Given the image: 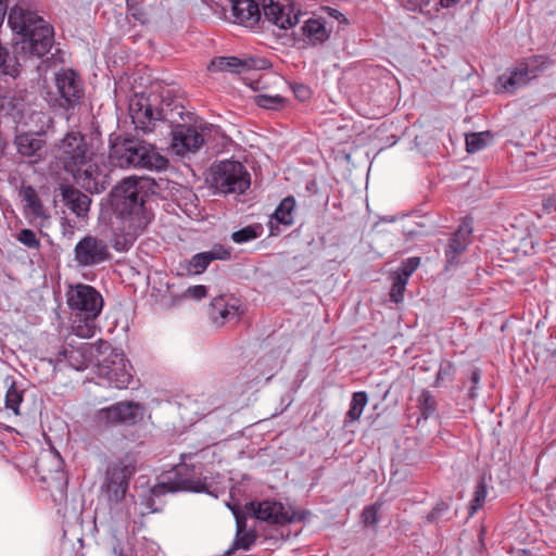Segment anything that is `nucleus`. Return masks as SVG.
<instances>
[{"mask_svg":"<svg viewBox=\"0 0 556 556\" xmlns=\"http://www.w3.org/2000/svg\"><path fill=\"white\" fill-rule=\"evenodd\" d=\"M55 159L76 184L90 193H101L111 184V169L105 156L96 153L79 131L65 135L58 146Z\"/></svg>","mask_w":556,"mask_h":556,"instance_id":"obj_1","label":"nucleus"},{"mask_svg":"<svg viewBox=\"0 0 556 556\" xmlns=\"http://www.w3.org/2000/svg\"><path fill=\"white\" fill-rule=\"evenodd\" d=\"M149 189V179L129 177L112 190V205L118 219L114 231L116 251H128L151 222V215L144 205Z\"/></svg>","mask_w":556,"mask_h":556,"instance_id":"obj_2","label":"nucleus"},{"mask_svg":"<svg viewBox=\"0 0 556 556\" xmlns=\"http://www.w3.org/2000/svg\"><path fill=\"white\" fill-rule=\"evenodd\" d=\"M66 302L71 309V326L79 338H91L96 333V320L103 308V298L96 288L78 283L68 289Z\"/></svg>","mask_w":556,"mask_h":556,"instance_id":"obj_3","label":"nucleus"},{"mask_svg":"<svg viewBox=\"0 0 556 556\" xmlns=\"http://www.w3.org/2000/svg\"><path fill=\"white\" fill-rule=\"evenodd\" d=\"M109 159L112 165L121 168H147L162 170L168 166V160L155 148L136 138H125L111 146Z\"/></svg>","mask_w":556,"mask_h":556,"instance_id":"obj_4","label":"nucleus"},{"mask_svg":"<svg viewBox=\"0 0 556 556\" xmlns=\"http://www.w3.org/2000/svg\"><path fill=\"white\" fill-rule=\"evenodd\" d=\"M192 454H181L182 462L174 468V479L168 477L167 481L156 483L151 493L154 496H162L166 493L178 491L202 492L207 488L206 477L202 475L201 466L186 464L191 459Z\"/></svg>","mask_w":556,"mask_h":556,"instance_id":"obj_5","label":"nucleus"},{"mask_svg":"<svg viewBox=\"0 0 556 556\" xmlns=\"http://www.w3.org/2000/svg\"><path fill=\"white\" fill-rule=\"evenodd\" d=\"M136 470L137 460L131 454H125L110 462L102 489L111 503H119L125 498L129 480Z\"/></svg>","mask_w":556,"mask_h":556,"instance_id":"obj_6","label":"nucleus"},{"mask_svg":"<svg viewBox=\"0 0 556 556\" xmlns=\"http://www.w3.org/2000/svg\"><path fill=\"white\" fill-rule=\"evenodd\" d=\"M97 376L99 384L126 389L132 379L131 365L122 351L110 345L109 352L100 358Z\"/></svg>","mask_w":556,"mask_h":556,"instance_id":"obj_7","label":"nucleus"},{"mask_svg":"<svg viewBox=\"0 0 556 556\" xmlns=\"http://www.w3.org/2000/svg\"><path fill=\"white\" fill-rule=\"evenodd\" d=\"M216 188L223 193H243L250 187V174L242 163L233 160L219 162L213 173Z\"/></svg>","mask_w":556,"mask_h":556,"instance_id":"obj_8","label":"nucleus"},{"mask_svg":"<svg viewBox=\"0 0 556 556\" xmlns=\"http://www.w3.org/2000/svg\"><path fill=\"white\" fill-rule=\"evenodd\" d=\"M547 63L544 55H533L517 63L508 73L498 77L500 87L508 93H514L518 89L527 86L530 80L535 78Z\"/></svg>","mask_w":556,"mask_h":556,"instance_id":"obj_9","label":"nucleus"},{"mask_svg":"<svg viewBox=\"0 0 556 556\" xmlns=\"http://www.w3.org/2000/svg\"><path fill=\"white\" fill-rule=\"evenodd\" d=\"M110 350V343L99 340L94 343H80L77 346L68 344L59 352L60 357L66 361L76 370H85L89 365H99L101 356Z\"/></svg>","mask_w":556,"mask_h":556,"instance_id":"obj_10","label":"nucleus"},{"mask_svg":"<svg viewBox=\"0 0 556 556\" xmlns=\"http://www.w3.org/2000/svg\"><path fill=\"white\" fill-rule=\"evenodd\" d=\"M144 414V405L138 402H118L97 410L94 420L99 426H130L141 421Z\"/></svg>","mask_w":556,"mask_h":556,"instance_id":"obj_11","label":"nucleus"},{"mask_svg":"<svg viewBox=\"0 0 556 556\" xmlns=\"http://www.w3.org/2000/svg\"><path fill=\"white\" fill-rule=\"evenodd\" d=\"M111 257L110 248L105 240L87 235L74 248V261L79 267L100 265Z\"/></svg>","mask_w":556,"mask_h":556,"instance_id":"obj_12","label":"nucleus"},{"mask_svg":"<svg viewBox=\"0 0 556 556\" xmlns=\"http://www.w3.org/2000/svg\"><path fill=\"white\" fill-rule=\"evenodd\" d=\"M266 21L280 29H289L300 22L301 11L291 0H261Z\"/></svg>","mask_w":556,"mask_h":556,"instance_id":"obj_13","label":"nucleus"},{"mask_svg":"<svg viewBox=\"0 0 556 556\" xmlns=\"http://www.w3.org/2000/svg\"><path fill=\"white\" fill-rule=\"evenodd\" d=\"M129 116L136 129L151 132L156 122L164 118L162 110L154 109L150 99L143 94H135L129 102Z\"/></svg>","mask_w":556,"mask_h":556,"instance_id":"obj_14","label":"nucleus"},{"mask_svg":"<svg viewBox=\"0 0 556 556\" xmlns=\"http://www.w3.org/2000/svg\"><path fill=\"white\" fill-rule=\"evenodd\" d=\"M169 151L178 156L195 153L204 143L203 135L197 126L177 124L172 127Z\"/></svg>","mask_w":556,"mask_h":556,"instance_id":"obj_15","label":"nucleus"},{"mask_svg":"<svg viewBox=\"0 0 556 556\" xmlns=\"http://www.w3.org/2000/svg\"><path fill=\"white\" fill-rule=\"evenodd\" d=\"M55 85L61 99L67 108H75L80 103L84 87L78 75L72 70H62L55 75Z\"/></svg>","mask_w":556,"mask_h":556,"instance_id":"obj_16","label":"nucleus"},{"mask_svg":"<svg viewBox=\"0 0 556 556\" xmlns=\"http://www.w3.org/2000/svg\"><path fill=\"white\" fill-rule=\"evenodd\" d=\"M230 257L231 251L229 248L223 244H214L211 250L192 255L184 268L188 275H201L213 261H228Z\"/></svg>","mask_w":556,"mask_h":556,"instance_id":"obj_17","label":"nucleus"},{"mask_svg":"<svg viewBox=\"0 0 556 556\" xmlns=\"http://www.w3.org/2000/svg\"><path fill=\"white\" fill-rule=\"evenodd\" d=\"M269 66V62L260 58L219 56L211 61V71L242 73L251 70H264Z\"/></svg>","mask_w":556,"mask_h":556,"instance_id":"obj_18","label":"nucleus"},{"mask_svg":"<svg viewBox=\"0 0 556 556\" xmlns=\"http://www.w3.org/2000/svg\"><path fill=\"white\" fill-rule=\"evenodd\" d=\"M248 509L253 511L255 518L270 523L285 525L294 521V514L286 511L282 504L278 502H251Z\"/></svg>","mask_w":556,"mask_h":556,"instance_id":"obj_19","label":"nucleus"},{"mask_svg":"<svg viewBox=\"0 0 556 556\" xmlns=\"http://www.w3.org/2000/svg\"><path fill=\"white\" fill-rule=\"evenodd\" d=\"M261 7V1L256 0H233L227 20L247 27H253L262 17Z\"/></svg>","mask_w":556,"mask_h":556,"instance_id":"obj_20","label":"nucleus"},{"mask_svg":"<svg viewBox=\"0 0 556 556\" xmlns=\"http://www.w3.org/2000/svg\"><path fill=\"white\" fill-rule=\"evenodd\" d=\"M239 301L235 298L220 295L211 302V318L214 324L222 326L225 323L236 320L239 316Z\"/></svg>","mask_w":556,"mask_h":556,"instance_id":"obj_21","label":"nucleus"},{"mask_svg":"<svg viewBox=\"0 0 556 556\" xmlns=\"http://www.w3.org/2000/svg\"><path fill=\"white\" fill-rule=\"evenodd\" d=\"M472 232L470 223L464 222L453 233L445 250V258L448 265L457 263L458 256L466 250L469 237Z\"/></svg>","mask_w":556,"mask_h":556,"instance_id":"obj_22","label":"nucleus"},{"mask_svg":"<svg viewBox=\"0 0 556 556\" xmlns=\"http://www.w3.org/2000/svg\"><path fill=\"white\" fill-rule=\"evenodd\" d=\"M330 36L326 21L321 17H309L301 26V37L304 42L317 46L325 42Z\"/></svg>","mask_w":556,"mask_h":556,"instance_id":"obj_23","label":"nucleus"},{"mask_svg":"<svg viewBox=\"0 0 556 556\" xmlns=\"http://www.w3.org/2000/svg\"><path fill=\"white\" fill-rule=\"evenodd\" d=\"M15 144L21 155L40 157L45 140L40 132H22L15 136Z\"/></svg>","mask_w":556,"mask_h":556,"instance_id":"obj_24","label":"nucleus"},{"mask_svg":"<svg viewBox=\"0 0 556 556\" xmlns=\"http://www.w3.org/2000/svg\"><path fill=\"white\" fill-rule=\"evenodd\" d=\"M61 194L66 207L78 217L85 216L89 211L91 200L81 191L71 186H62Z\"/></svg>","mask_w":556,"mask_h":556,"instance_id":"obj_25","label":"nucleus"},{"mask_svg":"<svg viewBox=\"0 0 556 556\" xmlns=\"http://www.w3.org/2000/svg\"><path fill=\"white\" fill-rule=\"evenodd\" d=\"M62 454H39L35 458L36 471L41 475V479L46 481L51 478L53 473H59L63 467Z\"/></svg>","mask_w":556,"mask_h":556,"instance_id":"obj_26","label":"nucleus"},{"mask_svg":"<svg viewBox=\"0 0 556 556\" xmlns=\"http://www.w3.org/2000/svg\"><path fill=\"white\" fill-rule=\"evenodd\" d=\"M368 403V395L365 391L354 392L349 405V409L343 420L344 429H349L352 424L357 421Z\"/></svg>","mask_w":556,"mask_h":556,"instance_id":"obj_27","label":"nucleus"},{"mask_svg":"<svg viewBox=\"0 0 556 556\" xmlns=\"http://www.w3.org/2000/svg\"><path fill=\"white\" fill-rule=\"evenodd\" d=\"M21 197L24 202V208L27 216L34 218H42L46 216L43 205L33 187H23L21 190Z\"/></svg>","mask_w":556,"mask_h":556,"instance_id":"obj_28","label":"nucleus"},{"mask_svg":"<svg viewBox=\"0 0 556 556\" xmlns=\"http://www.w3.org/2000/svg\"><path fill=\"white\" fill-rule=\"evenodd\" d=\"M295 199L292 195L286 197L277 206L271 215V220L285 226H291L294 223Z\"/></svg>","mask_w":556,"mask_h":556,"instance_id":"obj_29","label":"nucleus"},{"mask_svg":"<svg viewBox=\"0 0 556 556\" xmlns=\"http://www.w3.org/2000/svg\"><path fill=\"white\" fill-rule=\"evenodd\" d=\"M263 228L260 224L245 226L231 233V240L237 244L251 242L262 235Z\"/></svg>","mask_w":556,"mask_h":556,"instance_id":"obj_30","label":"nucleus"},{"mask_svg":"<svg viewBox=\"0 0 556 556\" xmlns=\"http://www.w3.org/2000/svg\"><path fill=\"white\" fill-rule=\"evenodd\" d=\"M492 136L489 131L471 132L466 135V147L469 153H476L484 149Z\"/></svg>","mask_w":556,"mask_h":556,"instance_id":"obj_31","label":"nucleus"},{"mask_svg":"<svg viewBox=\"0 0 556 556\" xmlns=\"http://www.w3.org/2000/svg\"><path fill=\"white\" fill-rule=\"evenodd\" d=\"M418 409L420 412V418L428 419L437 410L435 399L428 390H424L418 397Z\"/></svg>","mask_w":556,"mask_h":556,"instance_id":"obj_32","label":"nucleus"},{"mask_svg":"<svg viewBox=\"0 0 556 556\" xmlns=\"http://www.w3.org/2000/svg\"><path fill=\"white\" fill-rule=\"evenodd\" d=\"M486 493L488 492H486L485 479H484V477H481L476 485V489L473 492V497L470 502V506H469V515L470 516H473L480 508L483 507L485 498H486Z\"/></svg>","mask_w":556,"mask_h":556,"instance_id":"obj_33","label":"nucleus"},{"mask_svg":"<svg viewBox=\"0 0 556 556\" xmlns=\"http://www.w3.org/2000/svg\"><path fill=\"white\" fill-rule=\"evenodd\" d=\"M22 401L23 393L16 388L15 382L12 381L5 393V408L12 410L14 415H20Z\"/></svg>","mask_w":556,"mask_h":556,"instance_id":"obj_34","label":"nucleus"},{"mask_svg":"<svg viewBox=\"0 0 556 556\" xmlns=\"http://www.w3.org/2000/svg\"><path fill=\"white\" fill-rule=\"evenodd\" d=\"M400 2L405 9L421 13H430L432 10L439 9L437 0H400Z\"/></svg>","mask_w":556,"mask_h":556,"instance_id":"obj_35","label":"nucleus"},{"mask_svg":"<svg viewBox=\"0 0 556 556\" xmlns=\"http://www.w3.org/2000/svg\"><path fill=\"white\" fill-rule=\"evenodd\" d=\"M420 265V257L412 256L406 260H404L401 263V266L393 274L397 277H401L405 280H409V277L414 274V271L419 267Z\"/></svg>","mask_w":556,"mask_h":556,"instance_id":"obj_36","label":"nucleus"},{"mask_svg":"<svg viewBox=\"0 0 556 556\" xmlns=\"http://www.w3.org/2000/svg\"><path fill=\"white\" fill-rule=\"evenodd\" d=\"M216 16L228 18V9L231 8L233 0H202Z\"/></svg>","mask_w":556,"mask_h":556,"instance_id":"obj_37","label":"nucleus"},{"mask_svg":"<svg viewBox=\"0 0 556 556\" xmlns=\"http://www.w3.org/2000/svg\"><path fill=\"white\" fill-rule=\"evenodd\" d=\"M283 101L285 99L279 94H258L255 97L256 104L266 110H277L283 104Z\"/></svg>","mask_w":556,"mask_h":556,"instance_id":"obj_38","label":"nucleus"},{"mask_svg":"<svg viewBox=\"0 0 556 556\" xmlns=\"http://www.w3.org/2000/svg\"><path fill=\"white\" fill-rule=\"evenodd\" d=\"M392 287L390 291V298L394 303H401L404 299V292L408 280H405L396 275H392Z\"/></svg>","mask_w":556,"mask_h":556,"instance_id":"obj_39","label":"nucleus"},{"mask_svg":"<svg viewBox=\"0 0 556 556\" xmlns=\"http://www.w3.org/2000/svg\"><path fill=\"white\" fill-rule=\"evenodd\" d=\"M381 508V503L377 502L372 505L366 506L362 511V520L365 526H376L378 523V511Z\"/></svg>","mask_w":556,"mask_h":556,"instance_id":"obj_40","label":"nucleus"},{"mask_svg":"<svg viewBox=\"0 0 556 556\" xmlns=\"http://www.w3.org/2000/svg\"><path fill=\"white\" fill-rule=\"evenodd\" d=\"M16 239L28 249H38L40 247V241L31 229H22L17 233Z\"/></svg>","mask_w":556,"mask_h":556,"instance_id":"obj_41","label":"nucleus"},{"mask_svg":"<svg viewBox=\"0 0 556 556\" xmlns=\"http://www.w3.org/2000/svg\"><path fill=\"white\" fill-rule=\"evenodd\" d=\"M8 50L0 43V77L16 75V68L7 65Z\"/></svg>","mask_w":556,"mask_h":556,"instance_id":"obj_42","label":"nucleus"},{"mask_svg":"<svg viewBox=\"0 0 556 556\" xmlns=\"http://www.w3.org/2000/svg\"><path fill=\"white\" fill-rule=\"evenodd\" d=\"M454 374L455 367L451 362L441 363L437 374V383L440 381L451 380Z\"/></svg>","mask_w":556,"mask_h":556,"instance_id":"obj_43","label":"nucleus"},{"mask_svg":"<svg viewBox=\"0 0 556 556\" xmlns=\"http://www.w3.org/2000/svg\"><path fill=\"white\" fill-rule=\"evenodd\" d=\"M253 543L254 536L249 533H245L242 536L235 540L233 547L231 549H228L226 552V555H230L232 551L237 548L249 549Z\"/></svg>","mask_w":556,"mask_h":556,"instance_id":"obj_44","label":"nucleus"},{"mask_svg":"<svg viewBox=\"0 0 556 556\" xmlns=\"http://www.w3.org/2000/svg\"><path fill=\"white\" fill-rule=\"evenodd\" d=\"M207 295V288L203 285L191 286L185 291L186 298L201 300Z\"/></svg>","mask_w":556,"mask_h":556,"instance_id":"obj_45","label":"nucleus"},{"mask_svg":"<svg viewBox=\"0 0 556 556\" xmlns=\"http://www.w3.org/2000/svg\"><path fill=\"white\" fill-rule=\"evenodd\" d=\"M292 89L296 99L302 102L306 101L311 97V89L304 84H295Z\"/></svg>","mask_w":556,"mask_h":556,"instance_id":"obj_46","label":"nucleus"},{"mask_svg":"<svg viewBox=\"0 0 556 556\" xmlns=\"http://www.w3.org/2000/svg\"><path fill=\"white\" fill-rule=\"evenodd\" d=\"M542 207L545 213H551V212L556 211V198L555 197L544 198L542 201Z\"/></svg>","mask_w":556,"mask_h":556,"instance_id":"obj_47","label":"nucleus"},{"mask_svg":"<svg viewBox=\"0 0 556 556\" xmlns=\"http://www.w3.org/2000/svg\"><path fill=\"white\" fill-rule=\"evenodd\" d=\"M470 380L472 386L478 387L481 380V374L479 369H475L471 371Z\"/></svg>","mask_w":556,"mask_h":556,"instance_id":"obj_48","label":"nucleus"},{"mask_svg":"<svg viewBox=\"0 0 556 556\" xmlns=\"http://www.w3.org/2000/svg\"><path fill=\"white\" fill-rule=\"evenodd\" d=\"M212 446H217L219 448H225V441H220V442H207L204 446H202L198 452H204L205 450L212 447Z\"/></svg>","mask_w":556,"mask_h":556,"instance_id":"obj_49","label":"nucleus"},{"mask_svg":"<svg viewBox=\"0 0 556 556\" xmlns=\"http://www.w3.org/2000/svg\"><path fill=\"white\" fill-rule=\"evenodd\" d=\"M437 1H438L439 7L451 8L452 5L457 3L459 0H437Z\"/></svg>","mask_w":556,"mask_h":556,"instance_id":"obj_50","label":"nucleus"},{"mask_svg":"<svg viewBox=\"0 0 556 556\" xmlns=\"http://www.w3.org/2000/svg\"><path fill=\"white\" fill-rule=\"evenodd\" d=\"M477 389H478V387L471 386L469 393H468V395L471 400H473L478 396Z\"/></svg>","mask_w":556,"mask_h":556,"instance_id":"obj_51","label":"nucleus"},{"mask_svg":"<svg viewBox=\"0 0 556 556\" xmlns=\"http://www.w3.org/2000/svg\"><path fill=\"white\" fill-rule=\"evenodd\" d=\"M330 15L337 20H340L341 17H343V14L336 9H331Z\"/></svg>","mask_w":556,"mask_h":556,"instance_id":"obj_52","label":"nucleus"},{"mask_svg":"<svg viewBox=\"0 0 556 556\" xmlns=\"http://www.w3.org/2000/svg\"><path fill=\"white\" fill-rule=\"evenodd\" d=\"M442 509H443V507H442V508H440V506L438 505V506L433 509V511L431 513V517H433L437 513L441 511Z\"/></svg>","mask_w":556,"mask_h":556,"instance_id":"obj_53","label":"nucleus"}]
</instances>
